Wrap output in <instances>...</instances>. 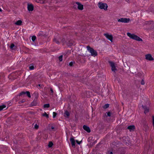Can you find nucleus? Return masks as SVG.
Listing matches in <instances>:
<instances>
[{"label": "nucleus", "instance_id": "nucleus-4", "mask_svg": "<svg viewBox=\"0 0 154 154\" xmlns=\"http://www.w3.org/2000/svg\"><path fill=\"white\" fill-rule=\"evenodd\" d=\"M61 36L59 35H57L53 39V42L57 44H59L60 42Z\"/></svg>", "mask_w": 154, "mask_h": 154}, {"label": "nucleus", "instance_id": "nucleus-25", "mask_svg": "<svg viewBox=\"0 0 154 154\" xmlns=\"http://www.w3.org/2000/svg\"><path fill=\"white\" fill-rule=\"evenodd\" d=\"M22 23V21L21 20H18L17 21L15 24L17 25H20Z\"/></svg>", "mask_w": 154, "mask_h": 154}, {"label": "nucleus", "instance_id": "nucleus-22", "mask_svg": "<svg viewBox=\"0 0 154 154\" xmlns=\"http://www.w3.org/2000/svg\"><path fill=\"white\" fill-rule=\"evenodd\" d=\"M63 116L65 117H68L69 116V112L67 110L65 111L63 113Z\"/></svg>", "mask_w": 154, "mask_h": 154}, {"label": "nucleus", "instance_id": "nucleus-21", "mask_svg": "<svg viewBox=\"0 0 154 154\" xmlns=\"http://www.w3.org/2000/svg\"><path fill=\"white\" fill-rule=\"evenodd\" d=\"M47 1V0H36V2H37L41 4H44Z\"/></svg>", "mask_w": 154, "mask_h": 154}, {"label": "nucleus", "instance_id": "nucleus-48", "mask_svg": "<svg viewBox=\"0 0 154 154\" xmlns=\"http://www.w3.org/2000/svg\"><path fill=\"white\" fill-rule=\"evenodd\" d=\"M144 125L145 126V127H147V125H146V123L145 122V124H144Z\"/></svg>", "mask_w": 154, "mask_h": 154}, {"label": "nucleus", "instance_id": "nucleus-1", "mask_svg": "<svg viewBox=\"0 0 154 154\" xmlns=\"http://www.w3.org/2000/svg\"><path fill=\"white\" fill-rule=\"evenodd\" d=\"M127 35L131 38L139 41H142V39L134 34H131L129 32L127 34Z\"/></svg>", "mask_w": 154, "mask_h": 154}, {"label": "nucleus", "instance_id": "nucleus-40", "mask_svg": "<svg viewBox=\"0 0 154 154\" xmlns=\"http://www.w3.org/2000/svg\"><path fill=\"white\" fill-rule=\"evenodd\" d=\"M141 84L142 85H144L145 84V82L144 80L143 79H142L141 80Z\"/></svg>", "mask_w": 154, "mask_h": 154}, {"label": "nucleus", "instance_id": "nucleus-24", "mask_svg": "<svg viewBox=\"0 0 154 154\" xmlns=\"http://www.w3.org/2000/svg\"><path fill=\"white\" fill-rule=\"evenodd\" d=\"M33 95L34 96V97H35V99H38V93L37 92H35L33 93Z\"/></svg>", "mask_w": 154, "mask_h": 154}, {"label": "nucleus", "instance_id": "nucleus-23", "mask_svg": "<svg viewBox=\"0 0 154 154\" xmlns=\"http://www.w3.org/2000/svg\"><path fill=\"white\" fill-rule=\"evenodd\" d=\"M10 47L11 49V50H14L16 48V47L15 46V45L13 43H12L11 44Z\"/></svg>", "mask_w": 154, "mask_h": 154}, {"label": "nucleus", "instance_id": "nucleus-16", "mask_svg": "<svg viewBox=\"0 0 154 154\" xmlns=\"http://www.w3.org/2000/svg\"><path fill=\"white\" fill-rule=\"evenodd\" d=\"M83 129L88 133L91 132V130L89 127L86 125H84L83 127Z\"/></svg>", "mask_w": 154, "mask_h": 154}, {"label": "nucleus", "instance_id": "nucleus-19", "mask_svg": "<svg viewBox=\"0 0 154 154\" xmlns=\"http://www.w3.org/2000/svg\"><path fill=\"white\" fill-rule=\"evenodd\" d=\"M142 106L144 110L145 113L146 114V113L148 112L149 111V109L148 107H146V106L143 105H142Z\"/></svg>", "mask_w": 154, "mask_h": 154}, {"label": "nucleus", "instance_id": "nucleus-31", "mask_svg": "<svg viewBox=\"0 0 154 154\" xmlns=\"http://www.w3.org/2000/svg\"><path fill=\"white\" fill-rule=\"evenodd\" d=\"M50 106V104L49 103L45 104L44 105V108H48Z\"/></svg>", "mask_w": 154, "mask_h": 154}, {"label": "nucleus", "instance_id": "nucleus-15", "mask_svg": "<svg viewBox=\"0 0 154 154\" xmlns=\"http://www.w3.org/2000/svg\"><path fill=\"white\" fill-rule=\"evenodd\" d=\"M76 4L78 5V8L80 10H82L83 8V6L79 2H76Z\"/></svg>", "mask_w": 154, "mask_h": 154}, {"label": "nucleus", "instance_id": "nucleus-12", "mask_svg": "<svg viewBox=\"0 0 154 154\" xmlns=\"http://www.w3.org/2000/svg\"><path fill=\"white\" fill-rule=\"evenodd\" d=\"M74 41L71 39H67L66 42V44L68 46H71L73 44Z\"/></svg>", "mask_w": 154, "mask_h": 154}, {"label": "nucleus", "instance_id": "nucleus-20", "mask_svg": "<svg viewBox=\"0 0 154 154\" xmlns=\"http://www.w3.org/2000/svg\"><path fill=\"white\" fill-rule=\"evenodd\" d=\"M66 36L63 37L62 39L61 38L60 42H62L63 44H64L66 43L67 42V40H66Z\"/></svg>", "mask_w": 154, "mask_h": 154}, {"label": "nucleus", "instance_id": "nucleus-50", "mask_svg": "<svg viewBox=\"0 0 154 154\" xmlns=\"http://www.w3.org/2000/svg\"><path fill=\"white\" fill-rule=\"evenodd\" d=\"M127 2H128L129 0H126Z\"/></svg>", "mask_w": 154, "mask_h": 154}, {"label": "nucleus", "instance_id": "nucleus-42", "mask_svg": "<svg viewBox=\"0 0 154 154\" xmlns=\"http://www.w3.org/2000/svg\"><path fill=\"white\" fill-rule=\"evenodd\" d=\"M38 125L36 124L34 126V128L35 129H37L38 128Z\"/></svg>", "mask_w": 154, "mask_h": 154}, {"label": "nucleus", "instance_id": "nucleus-3", "mask_svg": "<svg viewBox=\"0 0 154 154\" xmlns=\"http://www.w3.org/2000/svg\"><path fill=\"white\" fill-rule=\"evenodd\" d=\"M98 6L100 9H103L105 11L107 10L108 6L105 3L99 2L98 4Z\"/></svg>", "mask_w": 154, "mask_h": 154}, {"label": "nucleus", "instance_id": "nucleus-30", "mask_svg": "<svg viewBox=\"0 0 154 154\" xmlns=\"http://www.w3.org/2000/svg\"><path fill=\"white\" fill-rule=\"evenodd\" d=\"M37 87L38 89H40L43 87V85H42L39 84L37 85Z\"/></svg>", "mask_w": 154, "mask_h": 154}, {"label": "nucleus", "instance_id": "nucleus-26", "mask_svg": "<svg viewBox=\"0 0 154 154\" xmlns=\"http://www.w3.org/2000/svg\"><path fill=\"white\" fill-rule=\"evenodd\" d=\"M45 34L42 31H40L39 32L37 35V36H42Z\"/></svg>", "mask_w": 154, "mask_h": 154}, {"label": "nucleus", "instance_id": "nucleus-34", "mask_svg": "<svg viewBox=\"0 0 154 154\" xmlns=\"http://www.w3.org/2000/svg\"><path fill=\"white\" fill-rule=\"evenodd\" d=\"M36 37L35 36L33 35L32 37V40L34 42L36 39Z\"/></svg>", "mask_w": 154, "mask_h": 154}, {"label": "nucleus", "instance_id": "nucleus-18", "mask_svg": "<svg viewBox=\"0 0 154 154\" xmlns=\"http://www.w3.org/2000/svg\"><path fill=\"white\" fill-rule=\"evenodd\" d=\"M127 129H129L130 131H134V130L135 129V128L134 126L132 125H130L129 126H128L127 127Z\"/></svg>", "mask_w": 154, "mask_h": 154}, {"label": "nucleus", "instance_id": "nucleus-5", "mask_svg": "<svg viewBox=\"0 0 154 154\" xmlns=\"http://www.w3.org/2000/svg\"><path fill=\"white\" fill-rule=\"evenodd\" d=\"M108 62L110 66L111 67L112 70L113 72H115L117 70V69L116 68L115 63L113 62L110 61H109Z\"/></svg>", "mask_w": 154, "mask_h": 154}, {"label": "nucleus", "instance_id": "nucleus-49", "mask_svg": "<svg viewBox=\"0 0 154 154\" xmlns=\"http://www.w3.org/2000/svg\"><path fill=\"white\" fill-rule=\"evenodd\" d=\"M9 138V137H7H7H6V140L5 139L4 140H6L7 139V138Z\"/></svg>", "mask_w": 154, "mask_h": 154}, {"label": "nucleus", "instance_id": "nucleus-39", "mask_svg": "<svg viewBox=\"0 0 154 154\" xmlns=\"http://www.w3.org/2000/svg\"><path fill=\"white\" fill-rule=\"evenodd\" d=\"M4 91L3 89H1L0 90V95H2L3 94V93H4Z\"/></svg>", "mask_w": 154, "mask_h": 154}, {"label": "nucleus", "instance_id": "nucleus-45", "mask_svg": "<svg viewBox=\"0 0 154 154\" xmlns=\"http://www.w3.org/2000/svg\"><path fill=\"white\" fill-rule=\"evenodd\" d=\"M106 154H113V153L112 152L109 151L107 152Z\"/></svg>", "mask_w": 154, "mask_h": 154}, {"label": "nucleus", "instance_id": "nucleus-36", "mask_svg": "<svg viewBox=\"0 0 154 154\" xmlns=\"http://www.w3.org/2000/svg\"><path fill=\"white\" fill-rule=\"evenodd\" d=\"M57 114L55 112H53V118H54L56 116Z\"/></svg>", "mask_w": 154, "mask_h": 154}, {"label": "nucleus", "instance_id": "nucleus-35", "mask_svg": "<svg viewBox=\"0 0 154 154\" xmlns=\"http://www.w3.org/2000/svg\"><path fill=\"white\" fill-rule=\"evenodd\" d=\"M29 68L30 70H33L34 69V66L33 65L30 66H29Z\"/></svg>", "mask_w": 154, "mask_h": 154}, {"label": "nucleus", "instance_id": "nucleus-29", "mask_svg": "<svg viewBox=\"0 0 154 154\" xmlns=\"http://www.w3.org/2000/svg\"><path fill=\"white\" fill-rule=\"evenodd\" d=\"M6 106L5 105H3L2 106H0V111L2 110L3 109L5 108Z\"/></svg>", "mask_w": 154, "mask_h": 154}, {"label": "nucleus", "instance_id": "nucleus-32", "mask_svg": "<svg viewBox=\"0 0 154 154\" xmlns=\"http://www.w3.org/2000/svg\"><path fill=\"white\" fill-rule=\"evenodd\" d=\"M42 116H45L47 118H48L49 117L48 115L47 114L46 112H45L44 113L42 114Z\"/></svg>", "mask_w": 154, "mask_h": 154}, {"label": "nucleus", "instance_id": "nucleus-6", "mask_svg": "<svg viewBox=\"0 0 154 154\" xmlns=\"http://www.w3.org/2000/svg\"><path fill=\"white\" fill-rule=\"evenodd\" d=\"M130 20V19L127 18H121L118 19V22L124 23H129Z\"/></svg>", "mask_w": 154, "mask_h": 154}, {"label": "nucleus", "instance_id": "nucleus-9", "mask_svg": "<svg viewBox=\"0 0 154 154\" xmlns=\"http://www.w3.org/2000/svg\"><path fill=\"white\" fill-rule=\"evenodd\" d=\"M128 139V137H124L122 139V140L123 143L126 145H128L129 144V140Z\"/></svg>", "mask_w": 154, "mask_h": 154}, {"label": "nucleus", "instance_id": "nucleus-44", "mask_svg": "<svg viewBox=\"0 0 154 154\" xmlns=\"http://www.w3.org/2000/svg\"><path fill=\"white\" fill-rule=\"evenodd\" d=\"M50 91H51V95H53V91L52 89L51 88H50Z\"/></svg>", "mask_w": 154, "mask_h": 154}, {"label": "nucleus", "instance_id": "nucleus-14", "mask_svg": "<svg viewBox=\"0 0 154 154\" xmlns=\"http://www.w3.org/2000/svg\"><path fill=\"white\" fill-rule=\"evenodd\" d=\"M70 140L71 143L72 145V146L74 148H75V141L74 139V137L71 138L70 139Z\"/></svg>", "mask_w": 154, "mask_h": 154}, {"label": "nucleus", "instance_id": "nucleus-33", "mask_svg": "<svg viewBox=\"0 0 154 154\" xmlns=\"http://www.w3.org/2000/svg\"><path fill=\"white\" fill-rule=\"evenodd\" d=\"M53 145V143L52 142H50L48 143V146L49 147H51Z\"/></svg>", "mask_w": 154, "mask_h": 154}, {"label": "nucleus", "instance_id": "nucleus-41", "mask_svg": "<svg viewBox=\"0 0 154 154\" xmlns=\"http://www.w3.org/2000/svg\"><path fill=\"white\" fill-rule=\"evenodd\" d=\"M25 100H22L19 102V103H23L25 102Z\"/></svg>", "mask_w": 154, "mask_h": 154}, {"label": "nucleus", "instance_id": "nucleus-28", "mask_svg": "<svg viewBox=\"0 0 154 154\" xmlns=\"http://www.w3.org/2000/svg\"><path fill=\"white\" fill-rule=\"evenodd\" d=\"M109 104H105L103 106V108L104 109H106L109 107Z\"/></svg>", "mask_w": 154, "mask_h": 154}, {"label": "nucleus", "instance_id": "nucleus-37", "mask_svg": "<svg viewBox=\"0 0 154 154\" xmlns=\"http://www.w3.org/2000/svg\"><path fill=\"white\" fill-rule=\"evenodd\" d=\"M63 55H61L59 57V59L60 61H62V60Z\"/></svg>", "mask_w": 154, "mask_h": 154}, {"label": "nucleus", "instance_id": "nucleus-43", "mask_svg": "<svg viewBox=\"0 0 154 154\" xmlns=\"http://www.w3.org/2000/svg\"><path fill=\"white\" fill-rule=\"evenodd\" d=\"M75 141L76 142V143H77L78 144H79V145L80 144H81V143L82 142V141H81L80 142H79L78 140H76Z\"/></svg>", "mask_w": 154, "mask_h": 154}, {"label": "nucleus", "instance_id": "nucleus-10", "mask_svg": "<svg viewBox=\"0 0 154 154\" xmlns=\"http://www.w3.org/2000/svg\"><path fill=\"white\" fill-rule=\"evenodd\" d=\"M26 94L27 96L29 97H31V95L30 94V92L28 91H27L26 92H24L23 91L21 92L20 93L19 95V96H21L23 95H24Z\"/></svg>", "mask_w": 154, "mask_h": 154}, {"label": "nucleus", "instance_id": "nucleus-46", "mask_svg": "<svg viewBox=\"0 0 154 154\" xmlns=\"http://www.w3.org/2000/svg\"><path fill=\"white\" fill-rule=\"evenodd\" d=\"M152 124L153 125V126L154 128V116H153L152 117Z\"/></svg>", "mask_w": 154, "mask_h": 154}, {"label": "nucleus", "instance_id": "nucleus-17", "mask_svg": "<svg viewBox=\"0 0 154 154\" xmlns=\"http://www.w3.org/2000/svg\"><path fill=\"white\" fill-rule=\"evenodd\" d=\"M37 104V99H34L33 102L31 103V105L32 106H36Z\"/></svg>", "mask_w": 154, "mask_h": 154}, {"label": "nucleus", "instance_id": "nucleus-27", "mask_svg": "<svg viewBox=\"0 0 154 154\" xmlns=\"http://www.w3.org/2000/svg\"><path fill=\"white\" fill-rule=\"evenodd\" d=\"M111 113L110 112H108L106 113L105 116L106 117L108 116L110 117L111 116Z\"/></svg>", "mask_w": 154, "mask_h": 154}, {"label": "nucleus", "instance_id": "nucleus-38", "mask_svg": "<svg viewBox=\"0 0 154 154\" xmlns=\"http://www.w3.org/2000/svg\"><path fill=\"white\" fill-rule=\"evenodd\" d=\"M75 63V62H70L69 63V65L70 66H73V63Z\"/></svg>", "mask_w": 154, "mask_h": 154}, {"label": "nucleus", "instance_id": "nucleus-2", "mask_svg": "<svg viewBox=\"0 0 154 154\" xmlns=\"http://www.w3.org/2000/svg\"><path fill=\"white\" fill-rule=\"evenodd\" d=\"M87 48L88 51L91 53V56L95 57L97 55V51L94 50L93 48L90 47L89 46H87Z\"/></svg>", "mask_w": 154, "mask_h": 154}, {"label": "nucleus", "instance_id": "nucleus-7", "mask_svg": "<svg viewBox=\"0 0 154 154\" xmlns=\"http://www.w3.org/2000/svg\"><path fill=\"white\" fill-rule=\"evenodd\" d=\"M111 42H112L113 36L112 35H109L108 33H104L103 34Z\"/></svg>", "mask_w": 154, "mask_h": 154}, {"label": "nucleus", "instance_id": "nucleus-11", "mask_svg": "<svg viewBox=\"0 0 154 154\" xmlns=\"http://www.w3.org/2000/svg\"><path fill=\"white\" fill-rule=\"evenodd\" d=\"M146 59L149 60L151 61L154 60V59L152 57V55L150 54H147L145 55Z\"/></svg>", "mask_w": 154, "mask_h": 154}, {"label": "nucleus", "instance_id": "nucleus-47", "mask_svg": "<svg viewBox=\"0 0 154 154\" xmlns=\"http://www.w3.org/2000/svg\"><path fill=\"white\" fill-rule=\"evenodd\" d=\"M54 128H54V126H52L51 127V129H54Z\"/></svg>", "mask_w": 154, "mask_h": 154}, {"label": "nucleus", "instance_id": "nucleus-8", "mask_svg": "<svg viewBox=\"0 0 154 154\" xmlns=\"http://www.w3.org/2000/svg\"><path fill=\"white\" fill-rule=\"evenodd\" d=\"M125 149L121 147L118 149L116 154H125Z\"/></svg>", "mask_w": 154, "mask_h": 154}, {"label": "nucleus", "instance_id": "nucleus-13", "mask_svg": "<svg viewBox=\"0 0 154 154\" xmlns=\"http://www.w3.org/2000/svg\"><path fill=\"white\" fill-rule=\"evenodd\" d=\"M33 6L32 4H28L27 8L29 11H32L33 10Z\"/></svg>", "mask_w": 154, "mask_h": 154}]
</instances>
